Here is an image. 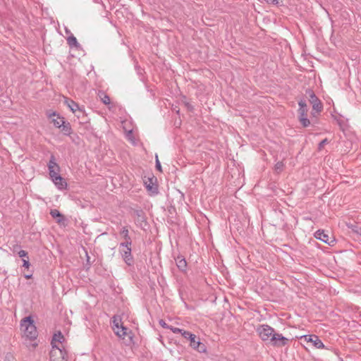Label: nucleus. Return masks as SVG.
<instances>
[{
    "label": "nucleus",
    "mask_w": 361,
    "mask_h": 361,
    "mask_svg": "<svg viewBox=\"0 0 361 361\" xmlns=\"http://www.w3.org/2000/svg\"><path fill=\"white\" fill-rule=\"evenodd\" d=\"M122 127L124 132H128L129 130H133V126L131 121L124 120L122 121Z\"/></svg>",
    "instance_id": "a211bd4d"
},
{
    "label": "nucleus",
    "mask_w": 361,
    "mask_h": 361,
    "mask_svg": "<svg viewBox=\"0 0 361 361\" xmlns=\"http://www.w3.org/2000/svg\"><path fill=\"white\" fill-rule=\"evenodd\" d=\"M20 330L23 337L30 341H34L37 337V331L31 317H27L21 320Z\"/></svg>",
    "instance_id": "f257e3e1"
},
{
    "label": "nucleus",
    "mask_w": 361,
    "mask_h": 361,
    "mask_svg": "<svg viewBox=\"0 0 361 361\" xmlns=\"http://www.w3.org/2000/svg\"><path fill=\"white\" fill-rule=\"evenodd\" d=\"M312 104L313 111L316 113L319 114L322 111L323 106L319 100L314 102Z\"/></svg>",
    "instance_id": "aec40b11"
},
{
    "label": "nucleus",
    "mask_w": 361,
    "mask_h": 361,
    "mask_svg": "<svg viewBox=\"0 0 361 361\" xmlns=\"http://www.w3.org/2000/svg\"><path fill=\"white\" fill-rule=\"evenodd\" d=\"M157 178L152 177H145L144 183L147 190L152 193H157V188L156 185Z\"/></svg>",
    "instance_id": "ddd939ff"
},
{
    "label": "nucleus",
    "mask_w": 361,
    "mask_h": 361,
    "mask_svg": "<svg viewBox=\"0 0 361 361\" xmlns=\"http://www.w3.org/2000/svg\"><path fill=\"white\" fill-rule=\"evenodd\" d=\"M112 329L116 336L123 339H124L128 334V329L123 326L121 319L118 317H114Z\"/></svg>",
    "instance_id": "423d86ee"
},
{
    "label": "nucleus",
    "mask_w": 361,
    "mask_h": 361,
    "mask_svg": "<svg viewBox=\"0 0 361 361\" xmlns=\"http://www.w3.org/2000/svg\"><path fill=\"white\" fill-rule=\"evenodd\" d=\"M159 324L161 326H162L164 328H169V326H168V325L166 324V322L163 320H160L159 321Z\"/></svg>",
    "instance_id": "7c9ffc66"
},
{
    "label": "nucleus",
    "mask_w": 361,
    "mask_h": 361,
    "mask_svg": "<svg viewBox=\"0 0 361 361\" xmlns=\"http://www.w3.org/2000/svg\"><path fill=\"white\" fill-rule=\"evenodd\" d=\"M37 343H35H35H31V344H30V346H31L32 348H35L37 346Z\"/></svg>",
    "instance_id": "2f4dec72"
},
{
    "label": "nucleus",
    "mask_w": 361,
    "mask_h": 361,
    "mask_svg": "<svg viewBox=\"0 0 361 361\" xmlns=\"http://www.w3.org/2000/svg\"><path fill=\"white\" fill-rule=\"evenodd\" d=\"M301 338L304 339L306 343H310L313 347H314L317 349L325 348L324 344L316 335H305L301 336Z\"/></svg>",
    "instance_id": "6e6552de"
},
{
    "label": "nucleus",
    "mask_w": 361,
    "mask_h": 361,
    "mask_svg": "<svg viewBox=\"0 0 361 361\" xmlns=\"http://www.w3.org/2000/svg\"><path fill=\"white\" fill-rule=\"evenodd\" d=\"M169 329L174 333V334H177V333H180L181 335L183 336V331H185V330H183L181 329H179V328H176V327H173V326H170Z\"/></svg>",
    "instance_id": "b1692460"
},
{
    "label": "nucleus",
    "mask_w": 361,
    "mask_h": 361,
    "mask_svg": "<svg viewBox=\"0 0 361 361\" xmlns=\"http://www.w3.org/2000/svg\"><path fill=\"white\" fill-rule=\"evenodd\" d=\"M256 331L259 337L264 342H269L275 332V330L267 324L259 325Z\"/></svg>",
    "instance_id": "20e7f679"
},
{
    "label": "nucleus",
    "mask_w": 361,
    "mask_h": 361,
    "mask_svg": "<svg viewBox=\"0 0 361 361\" xmlns=\"http://www.w3.org/2000/svg\"><path fill=\"white\" fill-rule=\"evenodd\" d=\"M51 180L55 186L60 190H66L68 187L67 182L61 175L52 178Z\"/></svg>",
    "instance_id": "4468645a"
},
{
    "label": "nucleus",
    "mask_w": 361,
    "mask_h": 361,
    "mask_svg": "<svg viewBox=\"0 0 361 361\" xmlns=\"http://www.w3.org/2000/svg\"><path fill=\"white\" fill-rule=\"evenodd\" d=\"M100 98H101V100L102 101V102L105 104H109L111 103V99L110 97L106 95V94H102L100 95Z\"/></svg>",
    "instance_id": "5701e85b"
},
{
    "label": "nucleus",
    "mask_w": 361,
    "mask_h": 361,
    "mask_svg": "<svg viewBox=\"0 0 361 361\" xmlns=\"http://www.w3.org/2000/svg\"><path fill=\"white\" fill-rule=\"evenodd\" d=\"M67 42L70 47H78L79 45L77 39L74 36L68 37Z\"/></svg>",
    "instance_id": "412c9836"
},
{
    "label": "nucleus",
    "mask_w": 361,
    "mask_h": 361,
    "mask_svg": "<svg viewBox=\"0 0 361 361\" xmlns=\"http://www.w3.org/2000/svg\"><path fill=\"white\" fill-rule=\"evenodd\" d=\"M267 4H272V5H279L281 3V0H264Z\"/></svg>",
    "instance_id": "bb28decb"
},
{
    "label": "nucleus",
    "mask_w": 361,
    "mask_h": 361,
    "mask_svg": "<svg viewBox=\"0 0 361 361\" xmlns=\"http://www.w3.org/2000/svg\"><path fill=\"white\" fill-rule=\"evenodd\" d=\"M65 338L61 332L55 334L52 340V347L60 346L62 348V343Z\"/></svg>",
    "instance_id": "2eb2a0df"
},
{
    "label": "nucleus",
    "mask_w": 361,
    "mask_h": 361,
    "mask_svg": "<svg viewBox=\"0 0 361 361\" xmlns=\"http://www.w3.org/2000/svg\"><path fill=\"white\" fill-rule=\"evenodd\" d=\"M49 175L51 179L60 176L61 169L59 164L56 162L54 156H51L48 164Z\"/></svg>",
    "instance_id": "1a4fd4ad"
},
{
    "label": "nucleus",
    "mask_w": 361,
    "mask_h": 361,
    "mask_svg": "<svg viewBox=\"0 0 361 361\" xmlns=\"http://www.w3.org/2000/svg\"><path fill=\"white\" fill-rule=\"evenodd\" d=\"M312 117H316V115H315V113H314V112H312Z\"/></svg>",
    "instance_id": "72a5a7b5"
},
{
    "label": "nucleus",
    "mask_w": 361,
    "mask_h": 361,
    "mask_svg": "<svg viewBox=\"0 0 361 361\" xmlns=\"http://www.w3.org/2000/svg\"><path fill=\"white\" fill-rule=\"evenodd\" d=\"M25 277L26 279H30L32 277V274H30V275H25Z\"/></svg>",
    "instance_id": "473e14b6"
},
{
    "label": "nucleus",
    "mask_w": 361,
    "mask_h": 361,
    "mask_svg": "<svg viewBox=\"0 0 361 361\" xmlns=\"http://www.w3.org/2000/svg\"><path fill=\"white\" fill-rule=\"evenodd\" d=\"M64 103L68 106L72 112L75 113L79 109L78 105L73 100L65 98Z\"/></svg>",
    "instance_id": "f3484780"
},
{
    "label": "nucleus",
    "mask_w": 361,
    "mask_h": 361,
    "mask_svg": "<svg viewBox=\"0 0 361 361\" xmlns=\"http://www.w3.org/2000/svg\"><path fill=\"white\" fill-rule=\"evenodd\" d=\"M133 130H129L128 132H126L125 134H126V137L127 140H129L130 142H131L132 143L135 144V138L133 133Z\"/></svg>",
    "instance_id": "4be33fe9"
},
{
    "label": "nucleus",
    "mask_w": 361,
    "mask_h": 361,
    "mask_svg": "<svg viewBox=\"0 0 361 361\" xmlns=\"http://www.w3.org/2000/svg\"><path fill=\"white\" fill-rule=\"evenodd\" d=\"M288 339L284 337L282 334L274 332L269 343L277 347H282L287 345Z\"/></svg>",
    "instance_id": "9b49d317"
},
{
    "label": "nucleus",
    "mask_w": 361,
    "mask_h": 361,
    "mask_svg": "<svg viewBox=\"0 0 361 361\" xmlns=\"http://www.w3.org/2000/svg\"><path fill=\"white\" fill-rule=\"evenodd\" d=\"M51 216L56 219V222L59 224H64L65 217L64 216L60 213V212L57 209H51L50 212Z\"/></svg>",
    "instance_id": "dca6fc26"
},
{
    "label": "nucleus",
    "mask_w": 361,
    "mask_h": 361,
    "mask_svg": "<svg viewBox=\"0 0 361 361\" xmlns=\"http://www.w3.org/2000/svg\"><path fill=\"white\" fill-rule=\"evenodd\" d=\"M48 118L51 120V122L54 124V126L56 128H61L64 126L65 121L64 118L61 117L59 114H56L55 111L49 113L48 114Z\"/></svg>",
    "instance_id": "f8f14e48"
},
{
    "label": "nucleus",
    "mask_w": 361,
    "mask_h": 361,
    "mask_svg": "<svg viewBox=\"0 0 361 361\" xmlns=\"http://www.w3.org/2000/svg\"><path fill=\"white\" fill-rule=\"evenodd\" d=\"M23 266L26 268V269H29L30 268V264L28 261V259H23Z\"/></svg>",
    "instance_id": "c756f323"
},
{
    "label": "nucleus",
    "mask_w": 361,
    "mask_h": 361,
    "mask_svg": "<svg viewBox=\"0 0 361 361\" xmlns=\"http://www.w3.org/2000/svg\"><path fill=\"white\" fill-rule=\"evenodd\" d=\"M358 233L361 235V228L360 229V231H358Z\"/></svg>",
    "instance_id": "f704fd0d"
},
{
    "label": "nucleus",
    "mask_w": 361,
    "mask_h": 361,
    "mask_svg": "<svg viewBox=\"0 0 361 361\" xmlns=\"http://www.w3.org/2000/svg\"><path fill=\"white\" fill-rule=\"evenodd\" d=\"M18 255L20 257H27V252L25 250H22L18 252Z\"/></svg>",
    "instance_id": "c85d7f7f"
},
{
    "label": "nucleus",
    "mask_w": 361,
    "mask_h": 361,
    "mask_svg": "<svg viewBox=\"0 0 361 361\" xmlns=\"http://www.w3.org/2000/svg\"><path fill=\"white\" fill-rule=\"evenodd\" d=\"M50 361H68L66 351L60 346L52 347L50 352Z\"/></svg>",
    "instance_id": "0eeeda50"
},
{
    "label": "nucleus",
    "mask_w": 361,
    "mask_h": 361,
    "mask_svg": "<svg viewBox=\"0 0 361 361\" xmlns=\"http://www.w3.org/2000/svg\"><path fill=\"white\" fill-rule=\"evenodd\" d=\"M183 337L190 341V347L196 351L202 353H207V350L206 345L200 341L196 335L190 331H183Z\"/></svg>",
    "instance_id": "f03ea898"
},
{
    "label": "nucleus",
    "mask_w": 361,
    "mask_h": 361,
    "mask_svg": "<svg viewBox=\"0 0 361 361\" xmlns=\"http://www.w3.org/2000/svg\"><path fill=\"white\" fill-rule=\"evenodd\" d=\"M156 167L159 171H161V166L157 155L156 156Z\"/></svg>",
    "instance_id": "cd10ccee"
},
{
    "label": "nucleus",
    "mask_w": 361,
    "mask_h": 361,
    "mask_svg": "<svg viewBox=\"0 0 361 361\" xmlns=\"http://www.w3.org/2000/svg\"><path fill=\"white\" fill-rule=\"evenodd\" d=\"M119 249L123 260L127 264L131 265L133 263V258L131 255V241L128 239L125 243H121Z\"/></svg>",
    "instance_id": "39448f33"
},
{
    "label": "nucleus",
    "mask_w": 361,
    "mask_h": 361,
    "mask_svg": "<svg viewBox=\"0 0 361 361\" xmlns=\"http://www.w3.org/2000/svg\"><path fill=\"white\" fill-rule=\"evenodd\" d=\"M319 100L312 92H310V102L313 104L314 102Z\"/></svg>",
    "instance_id": "a878e982"
},
{
    "label": "nucleus",
    "mask_w": 361,
    "mask_h": 361,
    "mask_svg": "<svg viewBox=\"0 0 361 361\" xmlns=\"http://www.w3.org/2000/svg\"><path fill=\"white\" fill-rule=\"evenodd\" d=\"M299 109L298 110V118L300 124L305 127H309L311 125L310 120L307 118L308 108L304 101H300L298 103Z\"/></svg>",
    "instance_id": "7ed1b4c3"
},
{
    "label": "nucleus",
    "mask_w": 361,
    "mask_h": 361,
    "mask_svg": "<svg viewBox=\"0 0 361 361\" xmlns=\"http://www.w3.org/2000/svg\"><path fill=\"white\" fill-rule=\"evenodd\" d=\"M121 235L123 236V238L126 239V241L129 239L130 240V238L128 237V231L126 228H123L121 231Z\"/></svg>",
    "instance_id": "393cba45"
},
{
    "label": "nucleus",
    "mask_w": 361,
    "mask_h": 361,
    "mask_svg": "<svg viewBox=\"0 0 361 361\" xmlns=\"http://www.w3.org/2000/svg\"><path fill=\"white\" fill-rule=\"evenodd\" d=\"M314 237L322 242L333 246L335 244V238L334 236H330L328 233H325L324 231H317L314 233Z\"/></svg>",
    "instance_id": "9d476101"
},
{
    "label": "nucleus",
    "mask_w": 361,
    "mask_h": 361,
    "mask_svg": "<svg viewBox=\"0 0 361 361\" xmlns=\"http://www.w3.org/2000/svg\"><path fill=\"white\" fill-rule=\"evenodd\" d=\"M176 264L178 267L183 271L185 270L187 267L186 260L184 258L180 257H177L176 259Z\"/></svg>",
    "instance_id": "6ab92c4d"
}]
</instances>
